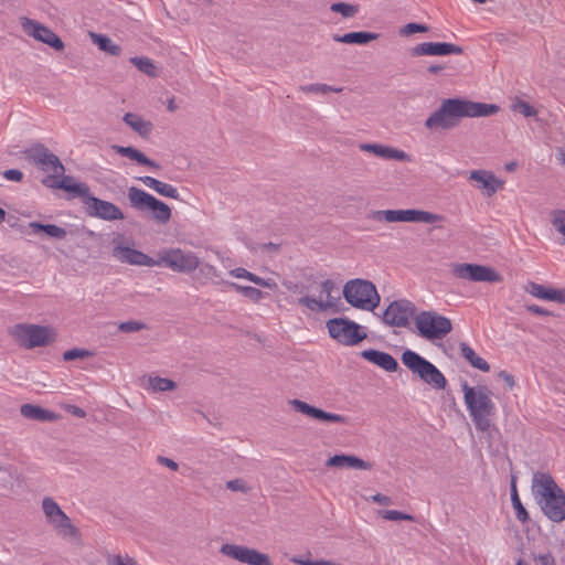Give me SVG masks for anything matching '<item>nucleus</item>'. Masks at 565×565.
Returning a JSON list of instances; mask_svg holds the SVG:
<instances>
[{"label": "nucleus", "mask_w": 565, "mask_h": 565, "mask_svg": "<svg viewBox=\"0 0 565 565\" xmlns=\"http://www.w3.org/2000/svg\"><path fill=\"white\" fill-rule=\"evenodd\" d=\"M499 111L494 104H484L462 98L444 99L440 106L425 120L430 130H449L457 127L466 117H488Z\"/></svg>", "instance_id": "nucleus-1"}, {"label": "nucleus", "mask_w": 565, "mask_h": 565, "mask_svg": "<svg viewBox=\"0 0 565 565\" xmlns=\"http://www.w3.org/2000/svg\"><path fill=\"white\" fill-rule=\"evenodd\" d=\"M532 493L550 521L561 523L565 520V492L550 473L536 471L533 475Z\"/></svg>", "instance_id": "nucleus-2"}, {"label": "nucleus", "mask_w": 565, "mask_h": 565, "mask_svg": "<svg viewBox=\"0 0 565 565\" xmlns=\"http://www.w3.org/2000/svg\"><path fill=\"white\" fill-rule=\"evenodd\" d=\"M462 391L467 409L477 430L487 431L491 426V417L495 411L490 390L487 386L472 387L465 382Z\"/></svg>", "instance_id": "nucleus-3"}, {"label": "nucleus", "mask_w": 565, "mask_h": 565, "mask_svg": "<svg viewBox=\"0 0 565 565\" xmlns=\"http://www.w3.org/2000/svg\"><path fill=\"white\" fill-rule=\"evenodd\" d=\"M42 511L46 523L52 526L57 536L77 547L83 545L79 529L72 523L70 516L66 515L53 498H43Z\"/></svg>", "instance_id": "nucleus-4"}, {"label": "nucleus", "mask_w": 565, "mask_h": 565, "mask_svg": "<svg viewBox=\"0 0 565 565\" xmlns=\"http://www.w3.org/2000/svg\"><path fill=\"white\" fill-rule=\"evenodd\" d=\"M343 297L352 307L366 311H373L381 300L375 285L359 278L345 282Z\"/></svg>", "instance_id": "nucleus-5"}, {"label": "nucleus", "mask_w": 565, "mask_h": 565, "mask_svg": "<svg viewBox=\"0 0 565 565\" xmlns=\"http://www.w3.org/2000/svg\"><path fill=\"white\" fill-rule=\"evenodd\" d=\"M401 360L403 364L423 382L436 390H444L447 380L444 374L428 360L409 349L402 353Z\"/></svg>", "instance_id": "nucleus-6"}, {"label": "nucleus", "mask_w": 565, "mask_h": 565, "mask_svg": "<svg viewBox=\"0 0 565 565\" xmlns=\"http://www.w3.org/2000/svg\"><path fill=\"white\" fill-rule=\"evenodd\" d=\"M156 266L166 267L174 273L191 274L200 266L199 256L192 250L180 247L162 248L157 253Z\"/></svg>", "instance_id": "nucleus-7"}, {"label": "nucleus", "mask_w": 565, "mask_h": 565, "mask_svg": "<svg viewBox=\"0 0 565 565\" xmlns=\"http://www.w3.org/2000/svg\"><path fill=\"white\" fill-rule=\"evenodd\" d=\"M415 326L418 334L427 341L441 340L452 330L450 319L433 310L417 313Z\"/></svg>", "instance_id": "nucleus-8"}, {"label": "nucleus", "mask_w": 565, "mask_h": 565, "mask_svg": "<svg viewBox=\"0 0 565 565\" xmlns=\"http://www.w3.org/2000/svg\"><path fill=\"white\" fill-rule=\"evenodd\" d=\"M128 200L130 206L135 210L145 212L150 211L152 218L158 223L166 224L171 218V209L164 202L158 200L145 190L137 186L128 189Z\"/></svg>", "instance_id": "nucleus-9"}, {"label": "nucleus", "mask_w": 565, "mask_h": 565, "mask_svg": "<svg viewBox=\"0 0 565 565\" xmlns=\"http://www.w3.org/2000/svg\"><path fill=\"white\" fill-rule=\"evenodd\" d=\"M25 158L39 166L44 172H51L43 184L53 181L65 173V167L56 154L51 152L43 143H34L24 151Z\"/></svg>", "instance_id": "nucleus-10"}, {"label": "nucleus", "mask_w": 565, "mask_h": 565, "mask_svg": "<svg viewBox=\"0 0 565 565\" xmlns=\"http://www.w3.org/2000/svg\"><path fill=\"white\" fill-rule=\"evenodd\" d=\"M12 335L25 349L45 347L55 340V332L50 327L38 324H17Z\"/></svg>", "instance_id": "nucleus-11"}, {"label": "nucleus", "mask_w": 565, "mask_h": 565, "mask_svg": "<svg viewBox=\"0 0 565 565\" xmlns=\"http://www.w3.org/2000/svg\"><path fill=\"white\" fill-rule=\"evenodd\" d=\"M369 218L377 222H423L427 224L436 223L443 220L441 215L422 210H379L371 211Z\"/></svg>", "instance_id": "nucleus-12"}, {"label": "nucleus", "mask_w": 565, "mask_h": 565, "mask_svg": "<svg viewBox=\"0 0 565 565\" xmlns=\"http://www.w3.org/2000/svg\"><path fill=\"white\" fill-rule=\"evenodd\" d=\"M330 337L343 345H355L366 339L362 327L348 318H333L327 322Z\"/></svg>", "instance_id": "nucleus-13"}, {"label": "nucleus", "mask_w": 565, "mask_h": 565, "mask_svg": "<svg viewBox=\"0 0 565 565\" xmlns=\"http://www.w3.org/2000/svg\"><path fill=\"white\" fill-rule=\"evenodd\" d=\"M451 274L458 278L476 282H500L502 276L493 268L469 263H455L450 265Z\"/></svg>", "instance_id": "nucleus-14"}, {"label": "nucleus", "mask_w": 565, "mask_h": 565, "mask_svg": "<svg viewBox=\"0 0 565 565\" xmlns=\"http://www.w3.org/2000/svg\"><path fill=\"white\" fill-rule=\"evenodd\" d=\"M415 316V305L407 299H398L387 306L381 319L388 327L407 328Z\"/></svg>", "instance_id": "nucleus-15"}, {"label": "nucleus", "mask_w": 565, "mask_h": 565, "mask_svg": "<svg viewBox=\"0 0 565 565\" xmlns=\"http://www.w3.org/2000/svg\"><path fill=\"white\" fill-rule=\"evenodd\" d=\"M340 299L339 290L335 282L331 279H326L320 282V298L303 296L298 299V303L308 308L313 312H322L335 307L337 301Z\"/></svg>", "instance_id": "nucleus-16"}, {"label": "nucleus", "mask_w": 565, "mask_h": 565, "mask_svg": "<svg viewBox=\"0 0 565 565\" xmlns=\"http://www.w3.org/2000/svg\"><path fill=\"white\" fill-rule=\"evenodd\" d=\"M125 241V236L122 234H117L113 238V256L119 260L120 263L136 265V266H147L154 267V258L148 256L147 254L131 248L129 246H124L122 243Z\"/></svg>", "instance_id": "nucleus-17"}, {"label": "nucleus", "mask_w": 565, "mask_h": 565, "mask_svg": "<svg viewBox=\"0 0 565 565\" xmlns=\"http://www.w3.org/2000/svg\"><path fill=\"white\" fill-rule=\"evenodd\" d=\"M86 206V212L89 216L100 218L104 221H119L124 220L122 211L114 203L98 199L90 194V191L83 199Z\"/></svg>", "instance_id": "nucleus-18"}, {"label": "nucleus", "mask_w": 565, "mask_h": 565, "mask_svg": "<svg viewBox=\"0 0 565 565\" xmlns=\"http://www.w3.org/2000/svg\"><path fill=\"white\" fill-rule=\"evenodd\" d=\"M220 552L231 558L248 565H273L267 554L236 544H223Z\"/></svg>", "instance_id": "nucleus-19"}, {"label": "nucleus", "mask_w": 565, "mask_h": 565, "mask_svg": "<svg viewBox=\"0 0 565 565\" xmlns=\"http://www.w3.org/2000/svg\"><path fill=\"white\" fill-rule=\"evenodd\" d=\"M22 25L24 31L35 40L47 44L56 51H62L64 49V43L58 35L45 25L31 19H24Z\"/></svg>", "instance_id": "nucleus-20"}, {"label": "nucleus", "mask_w": 565, "mask_h": 565, "mask_svg": "<svg viewBox=\"0 0 565 565\" xmlns=\"http://www.w3.org/2000/svg\"><path fill=\"white\" fill-rule=\"evenodd\" d=\"M463 49L459 45L447 42H424L415 45L411 54L413 56H445L450 54H462Z\"/></svg>", "instance_id": "nucleus-21"}, {"label": "nucleus", "mask_w": 565, "mask_h": 565, "mask_svg": "<svg viewBox=\"0 0 565 565\" xmlns=\"http://www.w3.org/2000/svg\"><path fill=\"white\" fill-rule=\"evenodd\" d=\"M289 404L294 407L296 412H299L306 416H309L313 419L320 420V422H328V423H338V424H345L347 417L340 414H333L328 413L321 408H317L312 405H309L308 403L300 401V399H291Z\"/></svg>", "instance_id": "nucleus-22"}, {"label": "nucleus", "mask_w": 565, "mask_h": 565, "mask_svg": "<svg viewBox=\"0 0 565 565\" xmlns=\"http://www.w3.org/2000/svg\"><path fill=\"white\" fill-rule=\"evenodd\" d=\"M469 180L477 182L478 188L488 198L492 196L504 185V182L502 180L498 179L491 171L487 170L471 171Z\"/></svg>", "instance_id": "nucleus-23"}, {"label": "nucleus", "mask_w": 565, "mask_h": 565, "mask_svg": "<svg viewBox=\"0 0 565 565\" xmlns=\"http://www.w3.org/2000/svg\"><path fill=\"white\" fill-rule=\"evenodd\" d=\"M361 356L386 372H396L399 367L396 359L387 352L366 349L361 352Z\"/></svg>", "instance_id": "nucleus-24"}, {"label": "nucleus", "mask_w": 565, "mask_h": 565, "mask_svg": "<svg viewBox=\"0 0 565 565\" xmlns=\"http://www.w3.org/2000/svg\"><path fill=\"white\" fill-rule=\"evenodd\" d=\"M360 149L362 151L371 152L374 156L386 160H411L409 156L405 151L380 143H361Z\"/></svg>", "instance_id": "nucleus-25"}, {"label": "nucleus", "mask_w": 565, "mask_h": 565, "mask_svg": "<svg viewBox=\"0 0 565 565\" xmlns=\"http://www.w3.org/2000/svg\"><path fill=\"white\" fill-rule=\"evenodd\" d=\"M326 467L371 470L373 465L370 461H365L354 455L340 454L330 457L326 461Z\"/></svg>", "instance_id": "nucleus-26"}, {"label": "nucleus", "mask_w": 565, "mask_h": 565, "mask_svg": "<svg viewBox=\"0 0 565 565\" xmlns=\"http://www.w3.org/2000/svg\"><path fill=\"white\" fill-rule=\"evenodd\" d=\"M61 177L62 179L60 181H56V179H54L53 181H49L45 185L49 188L62 189L66 192L74 193L77 196L82 198V200L89 192V186L86 183H74L73 178L70 175L63 174Z\"/></svg>", "instance_id": "nucleus-27"}, {"label": "nucleus", "mask_w": 565, "mask_h": 565, "mask_svg": "<svg viewBox=\"0 0 565 565\" xmlns=\"http://www.w3.org/2000/svg\"><path fill=\"white\" fill-rule=\"evenodd\" d=\"M380 38L379 33L373 32H365V31H359V32H350L345 33L343 35L340 34H333L332 40L339 43H345V44H358V45H365L371 41H375Z\"/></svg>", "instance_id": "nucleus-28"}, {"label": "nucleus", "mask_w": 565, "mask_h": 565, "mask_svg": "<svg viewBox=\"0 0 565 565\" xmlns=\"http://www.w3.org/2000/svg\"><path fill=\"white\" fill-rule=\"evenodd\" d=\"M111 148L116 153L129 158L130 160H134L141 166H147L153 169H160V166L156 161L149 159L146 154H143L141 151L134 147L114 145Z\"/></svg>", "instance_id": "nucleus-29"}, {"label": "nucleus", "mask_w": 565, "mask_h": 565, "mask_svg": "<svg viewBox=\"0 0 565 565\" xmlns=\"http://www.w3.org/2000/svg\"><path fill=\"white\" fill-rule=\"evenodd\" d=\"M20 413L23 417L28 419H33L42 423L54 422L57 418V415L55 413L33 404H23L20 408Z\"/></svg>", "instance_id": "nucleus-30"}, {"label": "nucleus", "mask_w": 565, "mask_h": 565, "mask_svg": "<svg viewBox=\"0 0 565 565\" xmlns=\"http://www.w3.org/2000/svg\"><path fill=\"white\" fill-rule=\"evenodd\" d=\"M122 119L134 131H136L142 138H148L153 129L151 121L145 120L141 116L134 113L125 114Z\"/></svg>", "instance_id": "nucleus-31"}, {"label": "nucleus", "mask_w": 565, "mask_h": 565, "mask_svg": "<svg viewBox=\"0 0 565 565\" xmlns=\"http://www.w3.org/2000/svg\"><path fill=\"white\" fill-rule=\"evenodd\" d=\"M230 275L235 278L247 279V280L254 282L255 285L264 287V288H268L271 290L277 289V282L274 279L262 278V277L248 271L247 269H245L243 267H237V268L230 270Z\"/></svg>", "instance_id": "nucleus-32"}, {"label": "nucleus", "mask_w": 565, "mask_h": 565, "mask_svg": "<svg viewBox=\"0 0 565 565\" xmlns=\"http://www.w3.org/2000/svg\"><path fill=\"white\" fill-rule=\"evenodd\" d=\"M461 355L476 369L488 372L490 370L489 363L480 358L473 349L466 342L459 344Z\"/></svg>", "instance_id": "nucleus-33"}, {"label": "nucleus", "mask_w": 565, "mask_h": 565, "mask_svg": "<svg viewBox=\"0 0 565 565\" xmlns=\"http://www.w3.org/2000/svg\"><path fill=\"white\" fill-rule=\"evenodd\" d=\"M29 227L32 230V233L38 234L40 232H44L50 237L56 239H64L67 235L65 228L60 227L55 224H42L39 222H30Z\"/></svg>", "instance_id": "nucleus-34"}, {"label": "nucleus", "mask_w": 565, "mask_h": 565, "mask_svg": "<svg viewBox=\"0 0 565 565\" xmlns=\"http://www.w3.org/2000/svg\"><path fill=\"white\" fill-rule=\"evenodd\" d=\"M199 278L202 284L213 282L215 285L224 282L221 271L209 263H201L199 266Z\"/></svg>", "instance_id": "nucleus-35"}, {"label": "nucleus", "mask_w": 565, "mask_h": 565, "mask_svg": "<svg viewBox=\"0 0 565 565\" xmlns=\"http://www.w3.org/2000/svg\"><path fill=\"white\" fill-rule=\"evenodd\" d=\"M225 284L230 288L234 289L236 292L243 295L244 297L248 298L254 302H259L266 296V294L263 292L260 289H257L252 286H242L233 281H226Z\"/></svg>", "instance_id": "nucleus-36"}, {"label": "nucleus", "mask_w": 565, "mask_h": 565, "mask_svg": "<svg viewBox=\"0 0 565 565\" xmlns=\"http://www.w3.org/2000/svg\"><path fill=\"white\" fill-rule=\"evenodd\" d=\"M145 387L152 392H168L174 390L177 383L170 379L150 375L147 379V385Z\"/></svg>", "instance_id": "nucleus-37"}, {"label": "nucleus", "mask_w": 565, "mask_h": 565, "mask_svg": "<svg viewBox=\"0 0 565 565\" xmlns=\"http://www.w3.org/2000/svg\"><path fill=\"white\" fill-rule=\"evenodd\" d=\"M511 502H512V507L515 511L516 519L522 523H526L530 520V515L519 498L514 480H512V484H511Z\"/></svg>", "instance_id": "nucleus-38"}, {"label": "nucleus", "mask_w": 565, "mask_h": 565, "mask_svg": "<svg viewBox=\"0 0 565 565\" xmlns=\"http://www.w3.org/2000/svg\"><path fill=\"white\" fill-rule=\"evenodd\" d=\"M93 41L102 51L107 52L110 55L118 56L121 53V47L115 44L108 36L102 34H92Z\"/></svg>", "instance_id": "nucleus-39"}, {"label": "nucleus", "mask_w": 565, "mask_h": 565, "mask_svg": "<svg viewBox=\"0 0 565 565\" xmlns=\"http://www.w3.org/2000/svg\"><path fill=\"white\" fill-rule=\"evenodd\" d=\"M130 62L142 73L148 76L156 77L157 76V67L149 57L145 56H134L130 58Z\"/></svg>", "instance_id": "nucleus-40"}, {"label": "nucleus", "mask_w": 565, "mask_h": 565, "mask_svg": "<svg viewBox=\"0 0 565 565\" xmlns=\"http://www.w3.org/2000/svg\"><path fill=\"white\" fill-rule=\"evenodd\" d=\"M527 290L536 298L554 301L555 288H546L543 285L531 282Z\"/></svg>", "instance_id": "nucleus-41"}, {"label": "nucleus", "mask_w": 565, "mask_h": 565, "mask_svg": "<svg viewBox=\"0 0 565 565\" xmlns=\"http://www.w3.org/2000/svg\"><path fill=\"white\" fill-rule=\"evenodd\" d=\"M300 90L303 93H315V94H328V93H341L343 90L342 87H333L327 84H309L300 86Z\"/></svg>", "instance_id": "nucleus-42"}, {"label": "nucleus", "mask_w": 565, "mask_h": 565, "mask_svg": "<svg viewBox=\"0 0 565 565\" xmlns=\"http://www.w3.org/2000/svg\"><path fill=\"white\" fill-rule=\"evenodd\" d=\"M330 10L340 13L343 18H353L358 13L359 7L345 2H335L331 4Z\"/></svg>", "instance_id": "nucleus-43"}, {"label": "nucleus", "mask_w": 565, "mask_h": 565, "mask_svg": "<svg viewBox=\"0 0 565 565\" xmlns=\"http://www.w3.org/2000/svg\"><path fill=\"white\" fill-rule=\"evenodd\" d=\"M381 515L383 519L390 520V521H399V520L414 521L413 515L404 513L402 511H397V510H384L381 512Z\"/></svg>", "instance_id": "nucleus-44"}, {"label": "nucleus", "mask_w": 565, "mask_h": 565, "mask_svg": "<svg viewBox=\"0 0 565 565\" xmlns=\"http://www.w3.org/2000/svg\"><path fill=\"white\" fill-rule=\"evenodd\" d=\"M156 192L166 198L175 199V200L179 199V192H178L177 188H174L171 184H168L166 182H162V181H159Z\"/></svg>", "instance_id": "nucleus-45"}, {"label": "nucleus", "mask_w": 565, "mask_h": 565, "mask_svg": "<svg viewBox=\"0 0 565 565\" xmlns=\"http://www.w3.org/2000/svg\"><path fill=\"white\" fill-rule=\"evenodd\" d=\"M428 31V26L426 24H419V23H415V22H411V23H407L405 24L403 28L399 29V35L401 36H408V35H412L414 33H418V32H427Z\"/></svg>", "instance_id": "nucleus-46"}, {"label": "nucleus", "mask_w": 565, "mask_h": 565, "mask_svg": "<svg viewBox=\"0 0 565 565\" xmlns=\"http://www.w3.org/2000/svg\"><path fill=\"white\" fill-rule=\"evenodd\" d=\"M513 109L520 114H522L524 117H533L536 116L537 111L534 107H532L529 103L519 99L514 105Z\"/></svg>", "instance_id": "nucleus-47"}, {"label": "nucleus", "mask_w": 565, "mask_h": 565, "mask_svg": "<svg viewBox=\"0 0 565 565\" xmlns=\"http://www.w3.org/2000/svg\"><path fill=\"white\" fill-rule=\"evenodd\" d=\"M93 353L88 350H85V349H72V350H67L64 352L63 354V359L65 361H73V360H76V359H85V358H89L92 356Z\"/></svg>", "instance_id": "nucleus-48"}, {"label": "nucleus", "mask_w": 565, "mask_h": 565, "mask_svg": "<svg viewBox=\"0 0 565 565\" xmlns=\"http://www.w3.org/2000/svg\"><path fill=\"white\" fill-rule=\"evenodd\" d=\"M145 328H146V324L143 322L136 321V320L120 322L118 326V329L121 332H126V333L137 332Z\"/></svg>", "instance_id": "nucleus-49"}, {"label": "nucleus", "mask_w": 565, "mask_h": 565, "mask_svg": "<svg viewBox=\"0 0 565 565\" xmlns=\"http://www.w3.org/2000/svg\"><path fill=\"white\" fill-rule=\"evenodd\" d=\"M552 223L561 234L565 235V211H554Z\"/></svg>", "instance_id": "nucleus-50"}, {"label": "nucleus", "mask_w": 565, "mask_h": 565, "mask_svg": "<svg viewBox=\"0 0 565 565\" xmlns=\"http://www.w3.org/2000/svg\"><path fill=\"white\" fill-rule=\"evenodd\" d=\"M226 488L231 491H237L242 493H247L249 491V487H247L246 482L239 478L227 481Z\"/></svg>", "instance_id": "nucleus-51"}, {"label": "nucleus", "mask_w": 565, "mask_h": 565, "mask_svg": "<svg viewBox=\"0 0 565 565\" xmlns=\"http://www.w3.org/2000/svg\"><path fill=\"white\" fill-rule=\"evenodd\" d=\"M536 565H555V558L551 553L540 554L534 557Z\"/></svg>", "instance_id": "nucleus-52"}, {"label": "nucleus", "mask_w": 565, "mask_h": 565, "mask_svg": "<svg viewBox=\"0 0 565 565\" xmlns=\"http://www.w3.org/2000/svg\"><path fill=\"white\" fill-rule=\"evenodd\" d=\"M3 177L9 181L20 182L23 179V173L18 169H9L3 172Z\"/></svg>", "instance_id": "nucleus-53"}, {"label": "nucleus", "mask_w": 565, "mask_h": 565, "mask_svg": "<svg viewBox=\"0 0 565 565\" xmlns=\"http://www.w3.org/2000/svg\"><path fill=\"white\" fill-rule=\"evenodd\" d=\"M157 461L161 465V466H164L173 471H177L179 469V465L178 462H175L174 460L168 458V457H163V456H158L157 458Z\"/></svg>", "instance_id": "nucleus-54"}, {"label": "nucleus", "mask_w": 565, "mask_h": 565, "mask_svg": "<svg viewBox=\"0 0 565 565\" xmlns=\"http://www.w3.org/2000/svg\"><path fill=\"white\" fill-rule=\"evenodd\" d=\"M498 376L505 383L509 390H512L515 385L514 377L507 371H500Z\"/></svg>", "instance_id": "nucleus-55"}, {"label": "nucleus", "mask_w": 565, "mask_h": 565, "mask_svg": "<svg viewBox=\"0 0 565 565\" xmlns=\"http://www.w3.org/2000/svg\"><path fill=\"white\" fill-rule=\"evenodd\" d=\"M138 180L141 181L146 186L152 189L153 191H156L159 183V180L149 175L140 177L138 178Z\"/></svg>", "instance_id": "nucleus-56"}, {"label": "nucleus", "mask_w": 565, "mask_h": 565, "mask_svg": "<svg viewBox=\"0 0 565 565\" xmlns=\"http://www.w3.org/2000/svg\"><path fill=\"white\" fill-rule=\"evenodd\" d=\"M66 411L67 413L78 418H84L86 416V412L76 405H67Z\"/></svg>", "instance_id": "nucleus-57"}, {"label": "nucleus", "mask_w": 565, "mask_h": 565, "mask_svg": "<svg viewBox=\"0 0 565 565\" xmlns=\"http://www.w3.org/2000/svg\"><path fill=\"white\" fill-rule=\"evenodd\" d=\"M372 501L381 505H388L392 502L390 497L384 495L382 493L374 494L372 497Z\"/></svg>", "instance_id": "nucleus-58"}, {"label": "nucleus", "mask_w": 565, "mask_h": 565, "mask_svg": "<svg viewBox=\"0 0 565 565\" xmlns=\"http://www.w3.org/2000/svg\"><path fill=\"white\" fill-rule=\"evenodd\" d=\"M527 310L537 316H547L548 315V311L546 309L539 307L536 305L527 306Z\"/></svg>", "instance_id": "nucleus-59"}, {"label": "nucleus", "mask_w": 565, "mask_h": 565, "mask_svg": "<svg viewBox=\"0 0 565 565\" xmlns=\"http://www.w3.org/2000/svg\"><path fill=\"white\" fill-rule=\"evenodd\" d=\"M554 301L565 303V289H555Z\"/></svg>", "instance_id": "nucleus-60"}, {"label": "nucleus", "mask_w": 565, "mask_h": 565, "mask_svg": "<svg viewBox=\"0 0 565 565\" xmlns=\"http://www.w3.org/2000/svg\"><path fill=\"white\" fill-rule=\"evenodd\" d=\"M0 473H3L4 477L2 478L3 481H6L8 478L12 477L11 472V466H4L0 463Z\"/></svg>", "instance_id": "nucleus-61"}, {"label": "nucleus", "mask_w": 565, "mask_h": 565, "mask_svg": "<svg viewBox=\"0 0 565 565\" xmlns=\"http://www.w3.org/2000/svg\"><path fill=\"white\" fill-rule=\"evenodd\" d=\"M445 68L444 65H439V64H431L428 66L427 71L429 73H433V74H438L440 73Z\"/></svg>", "instance_id": "nucleus-62"}, {"label": "nucleus", "mask_w": 565, "mask_h": 565, "mask_svg": "<svg viewBox=\"0 0 565 565\" xmlns=\"http://www.w3.org/2000/svg\"><path fill=\"white\" fill-rule=\"evenodd\" d=\"M291 561L294 563H296V564H299V565H313L315 564V561L303 559V558H300V557H292Z\"/></svg>", "instance_id": "nucleus-63"}, {"label": "nucleus", "mask_w": 565, "mask_h": 565, "mask_svg": "<svg viewBox=\"0 0 565 565\" xmlns=\"http://www.w3.org/2000/svg\"><path fill=\"white\" fill-rule=\"evenodd\" d=\"M516 167H518V163L515 161H511L505 164V170L508 172H512L516 169Z\"/></svg>", "instance_id": "nucleus-64"}]
</instances>
